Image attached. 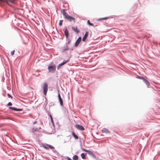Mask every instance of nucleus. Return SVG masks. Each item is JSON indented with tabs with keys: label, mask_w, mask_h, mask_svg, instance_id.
<instances>
[{
	"label": "nucleus",
	"mask_w": 160,
	"mask_h": 160,
	"mask_svg": "<svg viewBox=\"0 0 160 160\" xmlns=\"http://www.w3.org/2000/svg\"><path fill=\"white\" fill-rule=\"evenodd\" d=\"M63 11L62 14L64 16V18L70 22H71L72 20H73L74 22H75V18L69 16L66 12L64 10H63Z\"/></svg>",
	"instance_id": "1"
},
{
	"label": "nucleus",
	"mask_w": 160,
	"mask_h": 160,
	"mask_svg": "<svg viewBox=\"0 0 160 160\" xmlns=\"http://www.w3.org/2000/svg\"><path fill=\"white\" fill-rule=\"evenodd\" d=\"M82 150L83 151L87 152L89 155L91 156L92 157H93L94 158H96V156L92 151L90 150H87L84 148H82Z\"/></svg>",
	"instance_id": "2"
},
{
	"label": "nucleus",
	"mask_w": 160,
	"mask_h": 160,
	"mask_svg": "<svg viewBox=\"0 0 160 160\" xmlns=\"http://www.w3.org/2000/svg\"><path fill=\"white\" fill-rule=\"evenodd\" d=\"M56 67L55 65L53 66H49L48 67V69L49 71L52 73H54L56 70Z\"/></svg>",
	"instance_id": "3"
},
{
	"label": "nucleus",
	"mask_w": 160,
	"mask_h": 160,
	"mask_svg": "<svg viewBox=\"0 0 160 160\" xmlns=\"http://www.w3.org/2000/svg\"><path fill=\"white\" fill-rule=\"evenodd\" d=\"M48 90V85L47 83H45L44 84L43 87V92L44 94L46 95Z\"/></svg>",
	"instance_id": "4"
},
{
	"label": "nucleus",
	"mask_w": 160,
	"mask_h": 160,
	"mask_svg": "<svg viewBox=\"0 0 160 160\" xmlns=\"http://www.w3.org/2000/svg\"><path fill=\"white\" fill-rule=\"evenodd\" d=\"M69 60H70V58H68L67 60H64L61 63H60L58 64V67H57V69H59L60 68V67L61 66L64 65V64H65L67 62H68L69 61Z\"/></svg>",
	"instance_id": "5"
},
{
	"label": "nucleus",
	"mask_w": 160,
	"mask_h": 160,
	"mask_svg": "<svg viewBox=\"0 0 160 160\" xmlns=\"http://www.w3.org/2000/svg\"><path fill=\"white\" fill-rule=\"evenodd\" d=\"M70 49L68 45H66L65 44L63 47L62 49V52H65L66 51L69 50Z\"/></svg>",
	"instance_id": "6"
},
{
	"label": "nucleus",
	"mask_w": 160,
	"mask_h": 160,
	"mask_svg": "<svg viewBox=\"0 0 160 160\" xmlns=\"http://www.w3.org/2000/svg\"><path fill=\"white\" fill-rule=\"evenodd\" d=\"M58 98L60 102V105L61 106H62L63 105V100L60 96V95L59 93V91H58Z\"/></svg>",
	"instance_id": "7"
},
{
	"label": "nucleus",
	"mask_w": 160,
	"mask_h": 160,
	"mask_svg": "<svg viewBox=\"0 0 160 160\" xmlns=\"http://www.w3.org/2000/svg\"><path fill=\"white\" fill-rule=\"evenodd\" d=\"M5 2L9 6L12 7V4L14 3V1L11 0H5Z\"/></svg>",
	"instance_id": "8"
},
{
	"label": "nucleus",
	"mask_w": 160,
	"mask_h": 160,
	"mask_svg": "<svg viewBox=\"0 0 160 160\" xmlns=\"http://www.w3.org/2000/svg\"><path fill=\"white\" fill-rule=\"evenodd\" d=\"M82 38L81 37H80L78 39L76 40L74 44V46L75 47H77L78 44L80 43L81 41Z\"/></svg>",
	"instance_id": "9"
},
{
	"label": "nucleus",
	"mask_w": 160,
	"mask_h": 160,
	"mask_svg": "<svg viewBox=\"0 0 160 160\" xmlns=\"http://www.w3.org/2000/svg\"><path fill=\"white\" fill-rule=\"evenodd\" d=\"M76 128L78 130L83 131L85 130L84 128L82 125L77 124L76 125Z\"/></svg>",
	"instance_id": "10"
},
{
	"label": "nucleus",
	"mask_w": 160,
	"mask_h": 160,
	"mask_svg": "<svg viewBox=\"0 0 160 160\" xmlns=\"http://www.w3.org/2000/svg\"><path fill=\"white\" fill-rule=\"evenodd\" d=\"M65 35V37H66V38L67 39L68 38L69 36V32L67 28L66 27V28L65 29L64 31Z\"/></svg>",
	"instance_id": "11"
},
{
	"label": "nucleus",
	"mask_w": 160,
	"mask_h": 160,
	"mask_svg": "<svg viewBox=\"0 0 160 160\" xmlns=\"http://www.w3.org/2000/svg\"><path fill=\"white\" fill-rule=\"evenodd\" d=\"M88 32L87 31L85 32V33L84 34V37L82 38V41H84L86 39L87 37H88Z\"/></svg>",
	"instance_id": "12"
},
{
	"label": "nucleus",
	"mask_w": 160,
	"mask_h": 160,
	"mask_svg": "<svg viewBox=\"0 0 160 160\" xmlns=\"http://www.w3.org/2000/svg\"><path fill=\"white\" fill-rule=\"evenodd\" d=\"M72 28L74 32L77 33H78L80 32L79 30L77 29V28L76 26V27L72 26Z\"/></svg>",
	"instance_id": "13"
},
{
	"label": "nucleus",
	"mask_w": 160,
	"mask_h": 160,
	"mask_svg": "<svg viewBox=\"0 0 160 160\" xmlns=\"http://www.w3.org/2000/svg\"><path fill=\"white\" fill-rule=\"evenodd\" d=\"M102 132L106 133H110V131L107 128H103L102 130Z\"/></svg>",
	"instance_id": "14"
},
{
	"label": "nucleus",
	"mask_w": 160,
	"mask_h": 160,
	"mask_svg": "<svg viewBox=\"0 0 160 160\" xmlns=\"http://www.w3.org/2000/svg\"><path fill=\"white\" fill-rule=\"evenodd\" d=\"M72 135L75 139H78V136L75 134L74 132H72Z\"/></svg>",
	"instance_id": "15"
},
{
	"label": "nucleus",
	"mask_w": 160,
	"mask_h": 160,
	"mask_svg": "<svg viewBox=\"0 0 160 160\" xmlns=\"http://www.w3.org/2000/svg\"><path fill=\"white\" fill-rule=\"evenodd\" d=\"M66 41H67V42H66L65 44L67 46V45H68V44H69L71 42V40L68 38L67 39H66Z\"/></svg>",
	"instance_id": "16"
},
{
	"label": "nucleus",
	"mask_w": 160,
	"mask_h": 160,
	"mask_svg": "<svg viewBox=\"0 0 160 160\" xmlns=\"http://www.w3.org/2000/svg\"><path fill=\"white\" fill-rule=\"evenodd\" d=\"M87 153H85V154L84 153H82L81 154V157L83 159H84L86 158V156Z\"/></svg>",
	"instance_id": "17"
},
{
	"label": "nucleus",
	"mask_w": 160,
	"mask_h": 160,
	"mask_svg": "<svg viewBox=\"0 0 160 160\" xmlns=\"http://www.w3.org/2000/svg\"><path fill=\"white\" fill-rule=\"evenodd\" d=\"M73 160H78V157L77 155H74L72 157Z\"/></svg>",
	"instance_id": "18"
},
{
	"label": "nucleus",
	"mask_w": 160,
	"mask_h": 160,
	"mask_svg": "<svg viewBox=\"0 0 160 160\" xmlns=\"http://www.w3.org/2000/svg\"><path fill=\"white\" fill-rule=\"evenodd\" d=\"M87 23L88 25L90 26H92L93 27H95V26H94V25L93 23H91L89 20H88Z\"/></svg>",
	"instance_id": "19"
},
{
	"label": "nucleus",
	"mask_w": 160,
	"mask_h": 160,
	"mask_svg": "<svg viewBox=\"0 0 160 160\" xmlns=\"http://www.w3.org/2000/svg\"><path fill=\"white\" fill-rule=\"evenodd\" d=\"M32 130L33 131V132L39 131V129H38V128H33L32 129Z\"/></svg>",
	"instance_id": "20"
},
{
	"label": "nucleus",
	"mask_w": 160,
	"mask_h": 160,
	"mask_svg": "<svg viewBox=\"0 0 160 160\" xmlns=\"http://www.w3.org/2000/svg\"><path fill=\"white\" fill-rule=\"evenodd\" d=\"M9 108L10 109H12L14 111H16L17 108H16L13 107H9Z\"/></svg>",
	"instance_id": "21"
},
{
	"label": "nucleus",
	"mask_w": 160,
	"mask_h": 160,
	"mask_svg": "<svg viewBox=\"0 0 160 160\" xmlns=\"http://www.w3.org/2000/svg\"><path fill=\"white\" fill-rule=\"evenodd\" d=\"M51 123H52V125H53V126H54V127L55 126H54V121H53V118H52V117H51Z\"/></svg>",
	"instance_id": "22"
},
{
	"label": "nucleus",
	"mask_w": 160,
	"mask_h": 160,
	"mask_svg": "<svg viewBox=\"0 0 160 160\" xmlns=\"http://www.w3.org/2000/svg\"><path fill=\"white\" fill-rule=\"evenodd\" d=\"M144 83L146 84V85L148 87H149L150 86V84L149 82L148 81V80L146 81Z\"/></svg>",
	"instance_id": "23"
},
{
	"label": "nucleus",
	"mask_w": 160,
	"mask_h": 160,
	"mask_svg": "<svg viewBox=\"0 0 160 160\" xmlns=\"http://www.w3.org/2000/svg\"><path fill=\"white\" fill-rule=\"evenodd\" d=\"M63 21V20H61L59 21V26H61L62 25V22Z\"/></svg>",
	"instance_id": "24"
},
{
	"label": "nucleus",
	"mask_w": 160,
	"mask_h": 160,
	"mask_svg": "<svg viewBox=\"0 0 160 160\" xmlns=\"http://www.w3.org/2000/svg\"><path fill=\"white\" fill-rule=\"evenodd\" d=\"M47 145L48 147H49L51 149H53L54 148V147L53 146L47 144Z\"/></svg>",
	"instance_id": "25"
},
{
	"label": "nucleus",
	"mask_w": 160,
	"mask_h": 160,
	"mask_svg": "<svg viewBox=\"0 0 160 160\" xmlns=\"http://www.w3.org/2000/svg\"><path fill=\"white\" fill-rule=\"evenodd\" d=\"M53 152L55 153V154L58 155L59 154L58 152L56 150H53Z\"/></svg>",
	"instance_id": "26"
},
{
	"label": "nucleus",
	"mask_w": 160,
	"mask_h": 160,
	"mask_svg": "<svg viewBox=\"0 0 160 160\" xmlns=\"http://www.w3.org/2000/svg\"><path fill=\"white\" fill-rule=\"evenodd\" d=\"M109 18V17H105L104 18H99L98 19V20H105Z\"/></svg>",
	"instance_id": "27"
},
{
	"label": "nucleus",
	"mask_w": 160,
	"mask_h": 160,
	"mask_svg": "<svg viewBox=\"0 0 160 160\" xmlns=\"http://www.w3.org/2000/svg\"><path fill=\"white\" fill-rule=\"evenodd\" d=\"M136 78L142 79L143 78V77H141V76H137L136 77Z\"/></svg>",
	"instance_id": "28"
},
{
	"label": "nucleus",
	"mask_w": 160,
	"mask_h": 160,
	"mask_svg": "<svg viewBox=\"0 0 160 160\" xmlns=\"http://www.w3.org/2000/svg\"><path fill=\"white\" fill-rule=\"evenodd\" d=\"M12 103L11 102H9L7 104V106H12Z\"/></svg>",
	"instance_id": "29"
},
{
	"label": "nucleus",
	"mask_w": 160,
	"mask_h": 160,
	"mask_svg": "<svg viewBox=\"0 0 160 160\" xmlns=\"http://www.w3.org/2000/svg\"><path fill=\"white\" fill-rule=\"evenodd\" d=\"M14 52H15V50H13L11 52V55H13L14 54Z\"/></svg>",
	"instance_id": "30"
},
{
	"label": "nucleus",
	"mask_w": 160,
	"mask_h": 160,
	"mask_svg": "<svg viewBox=\"0 0 160 160\" xmlns=\"http://www.w3.org/2000/svg\"><path fill=\"white\" fill-rule=\"evenodd\" d=\"M7 95L8 98H12V97L8 93Z\"/></svg>",
	"instance_id": "31"
},
{
	"label": "nucleus",
	"mask_w": 160,
	"mask_h": 160,
	"mask_svg": "<svg viewBox=\"0 0 160 160\" xmlns=\"http://www.w3.org/2000/svg\"><path fill=\"white\" fill-rule=\"evenodd\" d=\"M45 98V103L46 104V105H47L48 104V100L47 99V98Z\"/></svg>",
	"instance_id": "32"
},
{
	"label": "nucleus",
	"mask_w": 160,
	"mask_h": 160,
	"mask_svg": "<svg viewBox=\"0 0 160 160\" xmlns=\"http://www.w3.org/2000/svg\"><path fill=\"white\" fill-rule=\"evenodd\" d=\"M22 109H19V108H17L16 109V111H22Z\"/></svg>",
	"instance_id": "33"
},
{
	"label": "nucleus",
	"mask_w": 160,
	"mask_h": 160,
	"mask_svg": "<svg viewBox=\"0 0 160 160\" xmlns=\"http://www.w3.org/2000/svg\"><path fill=\"white\" fill-rule=\"evenodd\" d=\"M43 147L45 149H46L48 150V148H47V147L43 145Z\"/></svg>",
	"instance_id": "34"
},
{
	"label": "nucleus",
	"mask_w": 160,
	"mask_h": 160,
	"mask_svg": "<svg viewBox=\"0 0 160 160\" xmlns=\"http://www.w3.org/2000/svg\"><path fill=\"white\" fill-rule=\"evenodd\" d=\"M67 158L68 159V160H72L70 158L67 157Z\"/></svg>",
	"instance_id": "35"
},
{
	"label": "nucleus",
	"mask_w": 160,
	"mask_h": 160,
	"mask_svg": "<svg viewBox=\"0 0 160 160\" xmlns=\"http://www.w3.org/2000/svg\"><path fill=\"white\" fill-rule=\"evenodd\" d=\"M142 80H143L144 82H145L146 81H147L144 77Z\"/></svg>",
	"instance_id": "36"
},
{
	"label": "nucleus",
	"mask_w": 160,
	"mask_h": 160,
	"mask_svg": "<svg viewBox=\"0 0 160 160\" xmlns=\"http://www.w3.org/2000/svg\"><path fill=\"white\" fill-rule=\"evenodd\" d=\"M37 123V121H34L33 122V124H36Z\"/></svg>",
	"instance_id": "37"
},
{
	"label": "nucleus",
	"mask_w": 160,
	"mask_h": 160,
	"mask_svg": "<svg viewBox=\"0 0 160 160\" xmlns=\"http://www.w3.org/2000/svg\"><path fill=\"white\" fill-rule=\"evenodd\" d=\"M5 0H0V2H4Z\"/></svg>",
	"instance_id": "38"
},
{
	"label": "nucleus",
	"mask_w": 160,
	"mask_h": 160,
	"mask_svg": "<svg viewBox=\"0 0 160 160\" xmlns=\"http://www.w3.org/2000/svg\"><path fill=\"white\" fill-rule=\"evenodd\" d=\"M49 116H50V119H51V117H52V115H51V114H50V115H49Z\"/></svg>",
	"instance_id": "39"
},
{
	"label": "nucleus",
	"mask_w": 160,
	"mask_h": 160,
	"mask_svg": "<svg viewBox=\"0 0 160 160\" xmlns=\"http://www.w3.org/2000/svg\"><path fill=\"white\" fill-rule=\"evenodd\" d=\"M38 129H39V130H40V129H41V127H39Z\"/></svg>",
	"instance_id": "40"
},
{
	"label": "nucleus",
	"mask_w": 160,
	"mask_h": 160,
	"mask_svg": "<svg viewBox=\"0 0 160 160\" xmlns=\"http://www.w3.org/2000/svg\"><path fill=\"white\" fill-rule=\"evenodd\" d=\"M2 95L4 96H5V94H4V93H2Z\"/></svg>",
	"instance_id": "41"
},
{
	"label": "nucleus",
	"mask_w": 160,
	"mask_h": 160,
	"mask_svg": "<svg viewBox=\"0 0 160 160\" xmlns=\"http://www.w3.org/2000/svg\"><path fill=\"white\" fill-rule=\"evenodd\" d=\"M68 137H70V138H71V136L70 135H69L68 136H67Z\"/></svg>",
	"instance_id": "42"
},
{
	"label": "nucleus",
	"mask_w": 160,
	"mask_h": 160,
	"mask_svg": "<svg viewBox=\"0 0 160 160\" xmlns=\"http://www.w3.org/2000/svg\"><path fill=\"white\" fill-rule=\"evenodd\" d=\"M67 142V141H64V143H66Z\"/></svg>",
	"instance_id": "43"
}]
</instances>
